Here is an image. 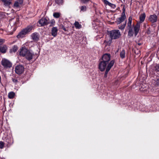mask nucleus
<instances>
[{
  "mask_svg": "<svg viewBox=\"0 0 159 159\" xmlns=\"http://www.w3.org/2000/svg\"><path fill=\"white\" fill-rule=\"evenodd\" d=\"M19 54L23 57H25V58L28 61L31 60L34 55V54L32 51L28 50L25 47L21 48Z\"/></svg>",
  "mask_w": 159,
  "mask_h": 159,
  "instance_id": "nucleus-1",
  "label": "nucleus"
},
{
  "mask_svg": "<svg viewBox=\"0 0 159 159\" xmlns=\"http://www.w3.org/2000/svg\"><path fill=\"white\" fill-rule=\"evenodd\" d=\"M144 20H140L139 23H137L136 25L134 27V32L132 27H130L129 29V31L128 36L129 37H131L133 36L134 33L135 36L137 35L140 28V23H142Z\"/></svg>",
  "mask_w": 159,
  "mask_h": 159,
  "instance_id": "nucleus-2",
  "label": "nucleus"
},
{
  "mask_svg": "<svg viewBox=\"0 0 159 159\" xmlns=\"http://www.w3.org/2000/svg\"><path fill=\"white\" fill-rule=\"evenodd\" d=\"M33 27L31 25H29L26 28L21 30L17 36L18 38H22L25 35L30 32L32 30Z\"/></svg>",
  "mask_w": 159,
  "mask_h": 159,
  "instance_id": "nucleus-3",
  "label": "nucleus"
},
{
  "mask_svg": "<svg viewBox=\"0 0 159 159\" xmlns=\"http://www.w3.org/2000/svg\"><path fill=\"white\" fill-rule=\"evenodd\" d=\"M109 34L111 39H116L119 38L121 35L118 30H113L108 32Z\"/></svg>",
  "mask_w": 159,
  "mask_h": 159,
  "instance_id": "nucleus-4",
  "label": "nucleus"
},
{
  "mask_svg": "<svg viewBox=\"0 0 159 159\" xmlns=\"http://www.w3.org/2000/svg\"><path fill=\"white\" fill-rule=\"evenodd\" d=\"M1 64L6 68H10L12 66L11 63L8 60L3 58L1 61Z\"/></svg>",
  "mask_w": 159,
  "mask_h": 159,
  "instance_id": "nucleus-5",
  "label": "nucleus"
},
{
  "mask_svg": "<svg viewBox=\"0 0 159 159\" xmlns=\"http://www.w3.org/2000/svg\"><path fill=\"white\" fill-rule=\"evenodd\" d=\"M24 70V68L23 66L19 65L16 66L15 71L17 74L20 75L23 73Z\"/></svg>",
  "mask_w": 159,
  "mask_h": 159,
  "instance_id": "nucleus-6",
  "label": "nucleus"
},
{
  "mask_svg": "<svg viewBox=\"0 0 159 159\" xmlns=\"http://www.w3.org/2000/svg\"><path fill=\"white\" fill-rule=\"evenodd\" d=\"M114 63V60L111 61L110 63L108 64V66H107L106 70L105 73V74L104 75V77L106 78L107 77V74L108 72V71L110 70V69L111 68L112 66L113 65Z\"/></svg>",
  "mask_w": 159,
  "mask_h": 159,
  "instance_id": "nucleus-7",
  "label": "nucleus"
},
{
  "mask_svg": "<svg viewBox=\"0 0 159 159\" xmlns=\"http://www.w3.org/2000/svg\"><path fill=\"white\" fill-rule=\"evenodd\" d=\"M111 55L109 54L106 53L104 54L102 57V61L108 63L110 60Z\"/></svg>",
  "mask_w": 159,
  "mask_h": 159,
  "instance_id": "nucleus-8",
  "label": "nucleus"
},
{
  "mask_svg": "<svg viewBox=\"0 0 159 159\" xmlns=\"http://www.w3.org/2000/svg\"><path fill=\"white\" fill-rule=\"evenodd\" d=\"M108 64V63L102 61L99 63V68L101 71H103L105 70L106 67L107 65Z\"/></svg>",
  "mask_w": 159,
  "mask_h": 159,
  "instance_id": "nucleus-9",
  "label": "nucleus"
},
{
  "mask_svg": "<svg viewBox=\"0 0 159 159\" xmlns=\"http://www.w3.org/2000/svg\"><path fill=\"white\" fill-rule=\"evenodd\" d=\"M116 22L117 24L122 23V25L119 26V29L121 30L124 29L126 23V20H118L117 21H116Z\"/></svg>",
  "mask_w": 159,
  "mask_h": 159,
  "instance_id": "nucleus-10",
  "label": "nucleus"
},
{
  "mask_svg": "<svg viewBox=\"0 0 159 159\" xmlns=\"http://www.w3.org/2000/svg\"><path fill=\"white\" fill-rule=\"evenodd\" d=\"M18 1H16L13 5V7L14 8H18L20 7V5L22 3V1L21 0H17Z\"/></svg>",
  "mask_w": 159,
  "mask_h": 159,
  "instance_id": "nucleus-11",
  "label": "nucleus"
},
{
  "mask_svg": "<svg viewBox=\"0 0 159 159\" xmlns=\"http://www.w3.org/2000/svg\"><path fill=\"white\" fill-rule=\"evenodd\" d=\"M48 20H39L37 25L39 26H42L47 25L48 24Z\"/></svg>",
  "mask_w": 159,
  "mask_h": 159,
  "instance_id": "nucleus-12",
  "label": "nucleus"
},
{
  "mask_svg": "<svg viewBox=\"0 0 159 159\" xmlns=\"http://www.w3.org/2000/svg\"><path fill=\"white\" fill-rule=\"evenodd\" d=\"M31 37L34 40L38 41L39 39V34L37 33H34L31 34Z\"/></svg>",
  "mask_w": 159,
  "mask_h": 159,
  "instance_id": "nucleus-13",
  "label": "nucleus"
},
{
  "mask_svg": "<svg viewBox=\"0 0 159 159\" xmlns=\"http://www.w3.org/2000/svg\"><path fill=\"white\" fill-rule=\"evenodd\" d=\"M58 30L56 27H53L51 30V34L54 37L57 35Z\"/></svg>",
  "mask_w": 159,
  "mask_h": 159,
  "instance_id": "nucleus-14",
  "label": "nucleus"
},
{
  "mask_svg": "<svg viewBox=\"0 0 159 159\" xmlns=\"http://www.w3.org/2000/svg\"><path fill=\"white\" fill-rule=\"evenodd\" d=\"M6 6H8L12 3V0H1Z\"/></svg>",
  "mask_w": 159,
  "mask_h": 159,
  "instance_id": "nucleus-15",
  "label": "nucleus"
},
{
  "mask_svg": "<svg viewBox=\"0 0 159 159\" xmlns=\"http://www.w3.org/2000/svg\"><path fill=\"white\" fill-rule=\"evenodd\" d=\"M7 49V46L5 45L1 46H0V52L3 53H5Z\"/></svg>",
  "mask_w": 159,
  "mask_h": 159,
  "instance_id": "nucleus-16",
  "label": "nucleus"
},
{
  "mask_svg": "<svg viewBox=\"0 0 159 159\" xmlns=\"http://www.w3.org/2000/svg\"><path fill=\"white\" fill-rule=\"evenodd\" d=\"M120 57L122 59L125 58V51L124 49H123L120 51Z\"/></svg>",
  "mask_w": 159,
  "mask_h": 159,
  "instance_id": "nucleus-17",
  "label": "nucleus"
},
{
  "mask_svg": "<svg viewBox=\"0 0 159 159\" xmlns=\"http://www.w3.org/2000/svg\"><path fill=\"white\" fill-rule=\"evenodd\" d=\"M155 86H159V77L157 78L154 80L153 82Z\"/></svg>",
  "mask_w": 159,
  "mask_h": 159,
  "instance_id": "nucleus-18",
  "label": "nucleus"
},
{
  "mask_svg": "<svg viewBox=\"0 0 159 159\" xmlns=\"http://www.w3.org/2000/svg\"><path fill=\"white\" fill-rule=\"evenodd\" d=\"M15 95V93L13 92H9L8 94V97L10 99L13 98Z\"/></svg>",
  "mask_w": 159,
  "mask_h": 159,
  "instance_id": "nucleus-19",
  "label": "nucleus"
},
{
  "mask_svg": "<svg viewBox=\"0 0 159 159\" xmlns=\"http://www.w3.org/2000/svg\"><path fill=\"white\" fill-rule=\"evenodd\" d=\"M74 25L75 27L77 29H80L82 27L81 25L78 21H75Z\"/></svg>",
  "mask_w": 159,
  "mask_h": 159,
  "instance_id": "nucleus-20",
  "label": "nucleus"
},
{
  "mask_svg": "<svg viewBox=\"0 0 159 159\" xmlns=\"http://www.w3.org/2000/svg\"><path fill=\"white\" fill-rule=\"evenodd\" d=\"M149 19L150 20H157V16L156 15H151L150 16Z\"/></svg>",
  "mask_w": 159,
  "mask_h": 159,
  "instance_id": "nucleus-21",
  "label": "nucleus"
},
{
  "mask_svg": "<svg viewBox=\"0 0 159 159\" xmlns=\"http://www.w3.org/2000/svg\"><path fill=\"white\" fill-rule=\"evenodd\" d=\"M60 15V13L59 12H55L53 14V16L56 18L59 17Z\"/></svg>",
  "mask_w": 159,
  "mask_h": 159,
  "instance_id": "nucleus-22",
  "label": "nucleus"
},
{
  "mask_svg": "<svg viewBox=\"0 0 159 159\" xmlns=\"http://www.w3.org/2000/svg\"><path fill=\"white\" fill-rule=\"evenodd\" d=\"M9 25L11 27L13 26H15V20H9Z\"/></svg>",
  "mask_w": 159,
  "mask_h": 159,
  "instance_id": "nucleus-23",
  "label": "nucleus"
},
{
  "mask_svg": "<svg viewBox=\"0 0 159 159\" xmlns=\"http://www.w3.org/2000/svg\"><path fill=\"white\" fill-rule=\"evenodd\" d=\"M146 15L145 13L141 14L140 16V20H144Z\"/></svg>",
  "mask_w": 159,
  "mask_h": 159,
  "instance_id": "nucleus-24",
  "label": "nucleus"
},
{
  "mask_svg": "<svg viewBox=\"0 0 159 159\" xmlns=\"http://www.w3.org/2000/svg\"><path fill=\"white\" fill-rule=\"evenodd\" d=\"M81 11L84 12L86 10V7L85 6H82L80 7Z\"/></svg>",
  "mask_w": 159,
  "mask_h": 159,
  "instance_id": "nucleus-25",
  "label": "nucleus"
},
{
  "mask_svg": "<svg viewBox=\"0 0 159 159\" xmlns=\"http://www.w3.org/2000/svg\"><path fill=\"white\" fill-rule=\"evenodd\" d=\"M55 2L58 4H61L63 2V0H55Z\"/></svg>",
  "mask_w": 159,
  "mask_h": 159,
  "instance_id": "nucleus-26",
  "label": "nucleus"
},
{
  "mask_svg": "<svg viewBox=\"0 0 159 159\" xmlns=\"http://www.w3.org/2000/svg\"><path fill=\"white\" fill-rule=\"evenodd\" d=\"M126 18V16L124 12L122 13L121 17L120 19V20H124Z\"/></svg>",
  "mask_w": 159,
  "mask_h": 159,
  "instance_id": "nucleus-27",
  "label": "nucleus"
},
{
  "mask_svg": "<svg viewBox=\"0 0 159 159\" xmlns=\"http://www.w3.org/2000/svg\"><path fill=\"white\" fill-rule=\"evenodd\" d=\"M18 50V47L16 46H14L12 49V51L14 52H15Z\"/></svg>",
  "mask_w": 159,
  "mask_h": 159,
  "instance_id": "nucleus-28",
  "label": "nucleus"
},
{
  "mask_svg": "<svg viewBox=\"0 0 159 159\" xmlns=\"http://www.w3.org/2000/svg\"><path fill=\"white\" fill-rule=\"evenodd\" d=\"M4 145V143L2 141H0V148L2 149L3 148Z\"/></svg>",
  "mask_w": 159,
  "mask_h": 159,
  "instance_id": "nucleus-29",
  "label": "nucleus"
},
{
  "mask_svg": "<svg viewBox=\"0 0 159 159\" xmlns=\"http://www.w3.org/2000/svg\"><path fill=\"white\" fill-rule=\"evenodd\" d=\"M155 70L156 71H159V64L155 66Z\"/></svg>",
  "mask_w": 159,
  "mask_h": 159,
  "instance_id": "nucleus-30",
  "label": "nucleus"
},
{
  "mask_svg": "<svg viewBox=\"0 0 159 159\" xmlns=\"http://www.w3.org/2000/svg\"><path fill=\"white\" fill-rule=\"evenodd\" d=\"M147 89V88H144L143 86H141L140 88V90L141 91H144L145 92L146 91V90Z\"/></svg>",
  "mask_w": 159,
  "mask_h": 159,
  "instance_id": "nucleus-31",
  "label": "nucleus"
},
{
  "mask_svg": "<svg viewBox=\"0 0 159 159\" xmlns=\"http://www.w3.org/2000/svg\"><path fill=\"white\" fill-rule=\"evenodd\" d=\"M108 5L109 6H110L111 7L113 8H115L116 7V6L115 5H114L113 4L111 3L110 2V3H109V4H108Z\"/></svg>",
  "mask_w": 159,
  "mask_h": 159,
  "instance_id": "nucleus-32",
  "label": "nucleus"
},
{
  "mask_svg": "<svg viewBox=\"0 0 159 159\" xmlns=\"http://www.w3.org/2000/svg\"><path fill=\"white\" fill-rule=\"evenodd\" d=\"M15 27H16L19 26V20H15Z\"/></svg>",
  "mask_w": 159,
  "mask_h": 159,
  "instance_id": "nucleus-33",
  "label": "nucleus"
},
{
  "mask_svg": "<svg viewBox=\"0 0 159 159\" xmlns=\"http://www.w3.org/2000/svg\"><path fill=\"white\" fill-rule=\"evenodd\" d=\"M131 24H132V20H129V21L128 23V26L129 28L130 27H131Z\"/></svg>",
  "mask_w": 159,
  "mask_h": 159,
  "instance_id": "nucleus-34",
  "label": "nucleus"
},
{
  "mask_svg": "<svg viewBox=\"0 0 159 159\" xmlns=\"http://www.w3.org/2000/svg\"><path fill=\"white\" fill-rule=\"evenodd\" d=\"M5 39H0V45H1L4 43L5 42Z\"/></svg>",
  "mask_w": 159,
  "mask_h": 159,
  "instance_id": "nucleus-35",
  "label": "nucleus"
},
{
  "mask_svg": "<svg viewBox=\"0 0 159 159\" xmlns=\"http://www.w3.org/2000/svg\"><path fill=\"white\" fill-rule=\"evenodd\" d=\"M90 1V0H81V2L84 3H86Z\"/></svg>",
  "mask_w": 159,
  "mask_h": 159,
  "instance_id": "nucleus-36",
  "label": "nucleus"
},
{
  "mask_svg": "<svg viewBox=\"0 0 159 159\" xmlns=\"http://www.w3.org/2000/svg\"><path fill=\"white\" fill-rule=\"evenodd\" d=\"M12 80L13 82L15 83L16 84L18 82V80L17 79H14L13 78L12 79Z\"/></svg>",
  "mask_w": 159,
  "mask_h": 159,
  "instance_id": "nucleus-37",
  "label": "nucleus"
},
{
  "mask_svg": "<svg viewBox=\"0 0 159 159\" xmlns=\"http://www.w3.org/2000/svg\"><path fill=\"white\" fill-rule=\"evenodd\" d=\"M104 2L105 4H106L107 5H108L109 3H110V2H109L107 0H104Z\"/></svg>",
  "mask_w": 159,
  "mask_h": 159,
  "instance_id": "nucleus-38",
  "label": "nucleus"
},
{
  "mask_svg": "<svg viewBox=\"0 0 159 159\" xmlns=\"http://www.w3.org/2000/svg\"><path fill=\"white\" fill-rule=\"evenodd\" d=\"M61 27H62V29L64 30L65 31H67L66 29V28H65V27L63 25H62Z\"/></svg>",
  "mask_w": 159,
  "mask_h": 159,
  "instance_id": "nucleus-39",
  "label": "nucleus"
},
{
  "mask_svg": "<svg viewBox=\"0 0 159 159\" xmlns=\"http://www.w3.org/2000/svg\"><path fill=\"white\" fill-rule=\"evenodd\" d=\"M131 17H129V19H128V20H131Z\"/></svg>",
  "mask_w": 159,
  "mask_h": 159,
  "instance_id": "nucleus-40",
  "label": "nucleus"
},
{
  "mask_svg": "<svg viewBox=\"0 0 159 159\" xmlns=\"http://www.w3.org/2000/svg\"><path fill=\"white\" fill-rule=\"evenodd\" d=\"M152 21H153L152 23H154L155 22H156L157 20H152Z\"/></svg>",
  "mask_w": 159,
  "mask_h": 159,
  "instance_id": "nucleus-41",
  "label": "nucleus"
},
{
  "mask_svg": "<svg viewBox=\"0 0 159 159\" xmlns=\"http://www.w3.org/2000/svg\"><path fill=\"white\" fill-rule=\"evenodd\" d=\"M139 44V45H141V44H140V43H139V44Z\"/></svg>",
  "mask_w": 159,
  "mask_h": 159,
  "instance_id": "nucleus-42",
  "label": "nucleus"
}]
</instances>
